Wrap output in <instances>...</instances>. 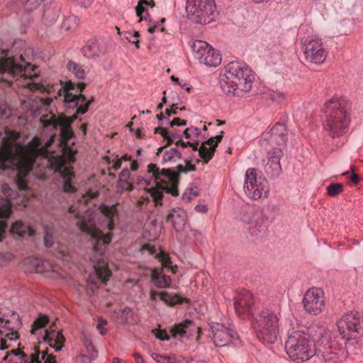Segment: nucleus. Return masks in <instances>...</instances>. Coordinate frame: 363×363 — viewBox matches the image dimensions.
Masks as SVG:
<instances>
[{"mask_svg": "<svg viewBox=\"0 0 363 363\" xmlns=\"http://www.w3.org/2000/svg\"><path fill=\"white\" fill-rule=\"evenodd\" d=\"M77 118L74 114L71 117L64 115L56 116L52 111L43 114L40 122L43 125V132L48 135V138L35 137L27 144L28 155H38L42 160L43 167H50L55 173H59L62 179L63 191L67 193H73L76 191L74 186L75 174L72 167L67 165L66 160L61 156L55 155L53 152L48 150L53 143L57 134V127L60 129V140L66 143L70 139L73 133L69 129L70 124Z\"/></svg>", "mask_w": 363, "mask_h": 363, "instance_id": "f257e3e1", "label": "nucleus"}, {"mask_svg": "<svg viewBox=\"0 0 363 363\" xmlns=\"http://www.w3.org/2000/svg\"><path fill=\"white\" fill-rule=\"evenodd\" d=\"M19 139V133L5 129L0 145V169L14 172L18 178V188L25 190L26 184L23 179L35 166L44 169H52L43 167L38 155H28L27 145L23 144Z\"/></svg>", "mask_w": 363, "mask_h": 363, "instance_id": "f03ea898", "label": "nucleus"}, {"mask_svg": "<svg viewBox=\"0 0 363 363\" xmlns=\"http://www.w3.org/2000/svg\"><path fill=\"white\" fill-rule=\"evenodd\" d=\"M69 213L74 214L79 228L96 240L93 247L94 255L91 257L94 273L89 275V282L94 285L98 284L99 281L106 284L111 272L105 261L104 252L106 245L111 241V234H104L96 227L95 218L91 211H85L84 213L81 215L78 207L72 205L69 208Z\"/></svg>", "mask_w": 363, "mask_h": 363, "instance_id": "7ed1b4c3", "label": "nucleus"}, {"mask_svg": "<svg viewBox=\"0 0 363 363\" xmlns=\"http://www.w3.org/2000/svg\"><path fill=\"white\" fill-rule=\"evenodd\" d=\"M0 73L6 74L7 77L3 79L9 84H11L14 79L17 85L29 91L39 90L42 93L47 91L43 84L34 81V78L37 77L35 68L31 67L30 65L24 60L22 55L15 57H7V54H5V56L0 59Z\"/></svg>", "mask_w": 363, "mask_h": 363, "instance_id": "20e7f679", "label": "nucleus"}, {"mask_svg": "<svg viewBox=\"0 0 363 363\" xmlns=\"http://www.w3.org/2000/svg\"><path fill=\"white\" fill-rule=\"evenodd\" d=\"M350 104L345 98L333 97L324 105L325 116L323 126L333 139L346 134L350 123Z\"/></svg>", "mask_w": 363, "mask_h": 363, "instance_id": "39448f33", "label": "nucleus"}, {"mask_svg": "<svg viewBox=\"0 0 363 363\" xmlns=\"http://www.w3.org/2000/svg\"><path fill=\"white\" fill-rule=\"evenodd\" d=\"M254 75L247 65L233 61L222 69L219 84L223 93L240 96L251 90Z\"/></svg>", "mask_w": 363, "mask_h": 363, "instance_id": "423d86ee", "label": "nucleus"}, {"mask_svg": "<svg viewBox=\"0 0 363 363\" xmlns=\"http://www.w3.org/2000/svg\"><path fill=\"white\" fill-rule=\"evenodd\" d=\"M186 167L179 164L177 167L178 171L176 172L172 169H160L155 164L148 165L147 173L150 174L151 178L154 179L155 184V187L148 189L153 199L157 203L162 199V194L166 192L174 196L179 194L177 185L179 182V174L181 172H193L196 170L194 164L186 162Z\"/></svg>", "mask_w": 363, "mask_h": 363, "instance_id": "0eeeda50", "label": "nucleus"}, {"mask_svg": "<svg viewBox=\"0 0 363 363\" xmlns=\"http://www.w3.org/2000/svg\"><path fill=\"white\" fill-rule=\"evenodd\" d=\"M280 314L264 308L252 315V328L257 339L264 344H274L279 335Z\"/></svg>", "mask_w": 363, "mask_h": 363, "instance_id": "6e6552de", "label": "nucleus"}, {"mask_svg": "<svg viewBox=\"0 0 363 363\" xmlns=\"http://www.w3.org/2000/svg\"><path fill=\"white\" fill-rule=\"evenodd\" d=\"M285 350L289 358L297 362L307 361L315 354L313 340L302 331H294L289 335Z\"/></svg>", "mask_w": 363, "mask_h": 363, "instance_id": "1a4fd4ad", "label": "nucleus"}, {"mask_svg": "<svg viewBox=\"0 0 363 363\" xmlns=\"http://www.w3.org/2000/svg\"><path fill=\"white\" fill-rule=\"evenodd\" d=\"M272 220L267 211L262 208L243 210L240 214V220L244 228L247 230L252 240H257L267 236Z\"/></svg>", "mask_w": 363, "mask_h": 363, "instance_id": "9d476101", "label": "nucleus"}, {"mask_svg": "<svg viewBox=\"0 0 363 363\" xmlns=\"http://www.w3.org/2000/svg\"><path fill=\"white\" fill-rule=\"evenodd\" d=\"M86 84L83 82H67L58 90L56 99L62 101L67 108H77V113L84 114L88 111L91 103L86 100L84 95L81 94Z\"/></svg>", "mask_w": 363, "mask_h": 363, "instance_id": "9b49d317", "label": "nucleus"}, {"mask_svg": "<svg viewBox=\"0 0 363 363\" xmlns=\"http://www.w3.org/2000/svg\"><path fill=\"white\" fill-rule=\"evenodd\" d=\"M216 10L214 0H187L186 11L189 19L194 23H213Z\"/></svg>", "mask_w": 363, "mask_h": 363, "instance_id": "f8f14e48", "label": "nucleus"}, {"mask_svg": "<svg viewBox=\"0 0 363 363\" xmlns=\"http://www.w3.org/2000/svg\"><path fill=\"white\" fill-rule=\"evenodd\" d=\"M243 189L249 198L257 200L267 196L269 192L268 182L263 177L257 176L256 169L249 168L245 172Z\"/></svg>", "mask_w": 363, "mask_h": 363, "instance_id": "ddd939ff", "label": "nucleus"}, {"mask_svg": "<svg viewBox=\"0 0 363 363\" xmlns=\"http://www.w3.org/2000/svg\"><path fill=\"white\" fill-rule=\"evenodd\" d=\"M302 50L306 60L314 64H322L327 57L322 39L316 35L302 38Z\"/></svg>", "mask_w": 363, "mask_h": 363, "instance_id": "4468645a", "label": "nucleus"}, {"mask_svg": "<svg viewBox=\"0 0 363 363\" xmlns=\"http://www.w3.org/2000/svg\"><path fill=\"white\" fill-rule=\"evenodd\" d=\"M191 49L194 56L200 63L208 67H216L221 62V54L207 42L202 40L195 41Z\"/></svg>", "mask_w": 363, "mask_h": 363, "instance_id": "2eb2a0df", "label": "nucleus"}, {"mask_svg": "<svg viewBox=\"0 0 363 363\" xmlns=\"http://www.w3.org/2000/svg\"><path fill=\"white\" fill-rule=\"evenodd\" d=\"M337 325L344 339L354 338L362 327L360 315L357 311H350L344 315L337 321Z\"/></svg>", "mask_w": 363, "mask_h": 363, "instance_id": "dca6fc26", "label": "nucleus"}, {"mask_svg": "<svg viewBox=\"0 0 363 363\" xmlns=\"http://www.w3.org/2000/svg\"><path fill=\"white\" fill-rule=\"evenodd\" d=\"M211 339L216 347H225L235 344L238 337L237 333L229 326L223 323H213L211 325Z\"/></svg>", "mask_w": 363, "mask_h": 363, "instance_id": "f3484780", "label": "nucleus"}, {"mask_svg": "<svg viewBox=\"0 0 363 363\" xmlns=\"http://www.w3.org/2000/svg\"><path fill=\"white\" fill-rule=\"evenodd\" d=\"M303 304L307 313L319 314L325 308L323 291L319 288L309 289L303 296Z\"/></svg>", "mask_w": 363, "mask_h": 363, "instance_id": "a211bd4d", "label": "nucleus"}, {"mask_svg": "<svg viewBox=\"0 0 363 363\" xmlns=\"http://www.w3.org/2000/svg\"><path fill=\"white\" fill-rule=\"evenodd\" d=\"M108 52L107 43L102 38H92L81 48V53L87 59L97 60Z\"/></svg>", "mask_w": 363, "mask_h": 363, "instance_id": "6ab92c4d", "label": "nucleus"}, {"mask_svg": "<svg viewBox=\"0 0 363 363\" xmlns=\"http://www.w3.org/2000/svg\"><path fill=\"white\" fill-rule=\"evenodd\" d=\"M283 156L281 147H273L267 152V162L264 169L266 174L271 179L277 178L281 172L280 159Z\"/></svg>", "mask_w": 363, "mask_h": 363, "instance_id": "aec40b11", "label": "nucleus"}, {"mask_svg": "<svg viewBox=\"0 0 363 363\" xmlns=\"http://www.w3.org/2000/svg\"><path fill=\"white\" fill-rule=\"evenodd\" d=\"M254 303L252 294L246 290L238 294L234 299V308L236 313L244 318L252 314Z\"/></svg>", "mask_w": 363, "mask_h": 363, "instance_id": "412c9836", "label": "nucleus"}, {"mask_svg": "<svg viewBox=\"0 0 363 363\" xmlns=\"http://www.w3.org/2000/svg\"><path fill=\"white\" fill-rule=\"evenodd\" d=\"M344 350L342 344L336 340H331L327 342L323 348L315 350V353L325 361H336L344 353Z\"/></svg>", "mask_w": 363, "mask_h": 363, "instance_id": "4be33fe9", "label": "nucleus"}, {"mask_svg": "<svg viewBox=\"0 0 363 363\" xmlns=\"http://www.w3.org/2000/svg\"><path fill=\"white\" fill-rule=\"evenodd\" d=\"M171 333L174 337H190L197 335L198 340L201 329L191 320L186 319L180 323L175 324L171 329Z\"/></svg>", "mask_w": 363, "mask_h": 363, "instance_id": "5701e85b", "label": "nucleus"}, {"mask_svg": "<svg viewBox=\"0 0 363 363\" xmlns=\"http://www.w3.org/2000/svg\"><path fill=\"white\" fill-rule=\"evenodd\" d=\"M23 106L35 114L40 115L43 111H47L52 99H44L39 96L32 94L24 99H21Z\"/></svg>", "mask_w": 363, "mask_h": 363, "instance_id": "b1692460", "label": "nucleus"}, {"mask_svg": "<svg viewBox=\"0 0 363 363\" xmlns=\"http://www.w3.org/2000/svg\"><path fill=\"white\" fill-rule=\"evenodd\" d=\"M265 139H269V143L272 145L275 143L278 147L284 148L288 140V133L286 126L282 123H277L270 130L265 134Z\"/></svg>", "mask_w": 363, "mask_h": 363, "instance_id": "393cba45", "label": "nucleus"}, {"mask_svg": "<svg viewBox=\"0 0 363 363\" xmlns=\"http://www.w3.org/2000/svg\"><path fill=\"white\" fill-rule=\"evenodd\" d=\"M155 133H160L162 137L167 141V144L175 143L177 146L181 145L183 147L190 146L194 150H198L199 143H193L191 141L186 143L182 140L183 136L178 134L175 130L169 131L167 128L157 127L155 129Z\"/></svg>", "mask_w": 363, "mask_h": 363, "instance_id": "a878e982", "label": "nucleus"}, {"mask_svg": "<svg viewBox=\"0 0 363 363\" xmlns=\"http://www.w3.org/2000/svg\"><path fill=\"white\" fill-rule=\"evenodd\" d=\"M223 132L220 135L210 138L206 143H202L199 148V156L207 163L213 156L216 147L223 138Z\"/></svg>", "mask_w": 363, "mask_h": 363, "instance_id": "bb28decb", "label": "nucleus"}, {"mask_svg": "<svg viewBox=\"0 0 363 363\" xmlns=\"http://www.w3.org/2000/svg\"><path fill=\"white\" fill-rule=\"evenodd\" d=\"M44 332L45 334L43 337L44 342L48 343L55 352H60L65 342V338L62 331L45 330Z\"/></svg>", "mask_w": 363, "mask_h": 363, "instance_id": "cd10ccee", "label": "nucleus"}, {"mask_svg": "<svg viewBox=\"0 0 363 363\" xmlns=\"http://www.w3.org/2000/svg\"><path fill=\"white\" fill-rule=\"evenodd\" d=\"M167 220L172 223L177 231H181L186 225V213L182 208H173L172 213L167 215Z\"/></svg>", "mask_w": 363, "mask_h": 363, "instance_id": "c85d7f7f", "label": "nucleus"}, {"mask_svg": "<svg viewBox=\"0 0 363 363\" xmlns=\"http://www.w3.org/2000/svg\"><path fill=\"white\" fill-rule=\"evenodd\" d=\"M150 298L151 300L156 301L158 298L163 301L165 303L169 306H174L176 304L182 303L186 298H181L177 295H172L164 291H156L155 290L150 291Z\"/></svg>", "mask_w": 363, "mask_h": 363, "instance_id": "c756f323", "label": "nucleus"}, {"mask_svg": "<svg viewBox=\"0 0 363 363\" xmlns=\"http://www.w3.org/2000/svg\"><path fill=\"white\" fill-rule=\"evenodd\" d=\"M11 202L9 199L0 198V241L4 238L7 225L4 219L10 214Z\"/></svg>", "mask_w": 363, "mask_h": 363, "instance_id": "7c9ffc66", "label": "nucleus"}, {"mask_svg": "<svg viewBox=\"0 0 363 363\" xmlns=\"http://www.w3.org/2000/svg\"><path fill=\"white\" fill-rule=\"evenodd\" d=\"M11 230L21 237H30L35 234V231L31 227L25 225L21 220L16 221L12 225Z\"/></svg>", "mask_w": 363, "mask_h": 363, "instance_id": "2f4dec72", "label": "nucleus"}, {"mask_svg": "<svg viewBox=\"0 0 363 363\" xmlns=\"http://www.w3.org/2000/svg\"><path fill=\"white\" fill-rule=\"evenodd\" d=\"M102 213L108 219V228L109 230L113 229L114 223L113 218L117 215V211L114 205L104 206L101 209Z\"/></svg>", "mask_w": 363, "mask_h": 363, "instance_id": "473e14b6", "label": "nucleus"}, {"mask_svg": "<svg viewBox=\"0 0 363 363\" xmlns=\"http://www.w3.org/2000/svg\"><path fill=\"white\" fill-rule=\"evenodd\" d=\"M67 67L68 71L74 75L77 79H82L85 77V71L82 66L75 62L69 60L67 62Z\"/></svg>", "mask_w": 363, "mask_h": 363, "instance_id": "72a5a7b5", "label": "nucleus"}, {"mask_svg": "<svg viewBox=\"0 0 363 363\" xmlns=\"http://www.w3.org/2000/svg\"><path fill=\"white\" fill-rule=\"evenodd\" d=\"M115 28L118 30L119 35H121V40H126L129 43L134 44L137 49L140 48V41L138 39L140 33L138 31H134L133 33H132L131 32H125L124 33H121L119 32V28L118 27L116 26Z\"/></svg>", "mask_w": 363, "mask_h": 363, "instance_id": "f704fd0d", "label": "nucleus"}, {"mask_svg": "<svg viewBox=\"0 0 363 363\" xmlns=\"http://www.w3.org/2000/svg\"><path fill=\"white\" fill-rule=\"evenodd\" d=\"M182 158V153L177 150V147H172L168 150L164 151L162 157L163 162L176 161L177 159Z\"/></svg>", "mask_w": 363, "mask_h": 363, "instance_id": "c9c22d12", "label": "nucleus"}, {"mask_svg": "<svg viewBox=\"0 0 363 363\" xmlns=\"http://www.w3.org/2000/svg\"><path fill=\"white\" fill-rule=\"evenodd\" d=\"M155 285L157 288L164 289L168 288L171 284V279L167 275H157L154 277Z\"/></svg>", "mask_w": 363, "mask_h": 363, "instance_id": "e433bc0d", "label": "nucleus"}, {"mask_svg": "<svg viewBox=\"0 0 363 363\" xmlns=\"http://www.w3.org/2000/svg\"><path fill=\"white\" fill-rule=\"evenodd\" d=\"M55 233L54 228L50 226L44 227V245L46 247H51L54 243L53 235Z\"/></svg>", "mask_w": 363, "mask_h": 363, "instance_id": "4c0bfd02", "label": "nucleus"}, {"mask_svg": "<svg viewBox=\"0 0 363 363\" xmlns=\"http://www.w3.org/2000/svg\"><path fill=\"white\" fill-rule=\"evenodd\" d=\"M48 317L43 315H40L33 323L31 332L33 334H35V331L40 328H42L46 325L48 323Z\"/></svg>", "mask_w": 363, "mask_h": 363, "instance_id": "58836bf2", "label": "nucleus"}, {"mask_svg": "<svg viewBox=\"0 0 363 363\" xmlns=\"http://www.w3.org/2000/svg\"><path fill=\"white\" fill-rule=\"evenodd\" d=\"M121 318L125 323H134L136 321V317L131 308L126 307L121 312Z\"/></svg>", "mask_w": 363, "mask_h": 363, "instance_id": "ea45409f", "label": "nucleus"}, {"mask_svg": "<svg viewBox=\"0 0 363 363\" xmlns=\"http://www.w3.org/2000/svg\"><path fill=\"white\" fill-rule=\"evenodd\" d=\"M343 185L340 183H333L328 186L327 194L330 196H335L343 191Z\"/></svg>", "mask_w": 363, "mask_h": 363, "instance_id": "a19ab883", "label": "nucleus"}, {"mask_svg": "<svg viewBox=\"0 0 363 363\" xmlns=\"http://www.w3.org/2000/svg\"><path fill=\"white\" fill-rule=\"evenodd\" d=\"M200 130L198 128L195 127H191L186 128L184 131V135L186 138L191 139V140L194 141V143H199V140L196 141V138H197L200 134Z\"/></svg>", "mask_w": 363, "mask_h": 363, "instance_id": "79ce46f5", "label": "nucleus"}, {"mask_svg": "<svg viewBox=\"0 0 363 363\" xmlns=\"http://www.w3.org/2000/svg\"><path fill=\"white\" fill-rule=\"evenodd\" d=\"M97 357V351L93 350L88 355L81 354L76 357V363H91Z\"/></svg>", "mask_w": 363, "mask_h": 363, "instance_id": "37998d69", "label": "nucleus"}, {"mask_svg": "<svg viewBox=\"0 0 363 363\" xmlns=\"http://www.w3.org/2000/svg\"><path fill=\"white\" fill-rule=\"evenodd\" d=\"M269 99L276 103H281L286 99V95L283 92L272 91L268 94Z\"/></svg>", "mask_w": 363, "mask_h": 363, "instance_id": "c03bdc74", "label": "nucleus"}, {"mask_svg": "<svg viewBox=\"0 0 363 363\" xmlns=\"http://www.w3.org/2000/svg\"><path fill=\"white\" fill-rule=\"evenodd\" d=\"M189 192L186 191L182 195V200L184 202H189L192 199L191 196L195 197L198 195V190L197 187L196 186L194 188L189 189Z\"/></svg>", "mask_w": 363, "mask_h": 363, "instance_id": "a18cd8bd", "label": "nucleus"}, {"mask_svg": "<svg viewBox=\"0 0 363 363\" xmlns=\"http://www.w3.org/2000/svg\"><path fill=\"white\" fill-rule=\"evenodd\" d=\"M11 115V110L5 103H0V118H8Z\"/></svg>", "mask_w": 363, "mask_h": 363, "instance_id": "49530a36", "label": "nucleus"}, {"mask_svg": "<svg viewBox=\"0 0 363 363\" xmlns=\"http://www.w3.org/2000/svg\"><path fill=\"white\" fill-rule=\"evenodd\" d=\"M161 261L162 262V266L164 267L169 268L172 269V271L173 272H174V266L172 265V262L168 255L162 253L161 255Z\"/></svg>", "mask_w": 363, "mask_h": 363, "instance_id": "de8ad7c7", "label": "nucleus"}, {"mask_svg": "<svg viewBox=\"0 0 363 363\" xmlns=\"http://www.w3.org/2000/svg\"><path fill=\"white\" fill-rule=\"evenodd\" d=\"M151 357L158 363H165L170 360V357L165 354H160L156 352L151 353Z\"/></svg>", "mask_w": 363, "mask_h": 363, "instance_id": "09e8293b", "label": "nucleus"}, {"mask_svg": "<svg viewBox=\"0 0 363 363\" xmlns=\"http://www.w3.org/2000/svg\"><path fill=\"white\" fill-rule=\"evenodd\" d=\"M1 191L2 193L5 196H6L8 199H12L15 197L16 193L13 191L9 185L8 184H4L1 186Z\"/></svg>", "mask_w": 363, "mask_h": 363, "instance_id": "8fccbe9b", "label": "nucleus"}, {"mask_svg": "<svg viewBox=\"0 0 363 363\" xmlns=\"http://www.w3.org/2000/svg\"><path fill=\"white\" fill-rule=\"evenodd\" d=\"M143 4L147 5L149 2L147 0H140L136 6V13L137 16L140 17L139 23L143 20L142 14L145 11Z\"/></svg>", "mask_w": 363, "mask_h": 363, "instance_id": "3c124183", "label": "nucleus"}, {"mask_svg": "<svg viewBox=\"0 0 363 363\" xmlns=\"http://www.w3.org/2000/svg\"><path fill=\"white\" fill-rule=\"evenodd\" d=\"M41 359L44 361V363H57L55 357L52 354H49L48 350L41 352Z\"/></svg>", "mask_w": 363, "mask_h": 363, "instance_id": "603ef678", "label": "nucleus"}, {"mask_svg": "<svg viewBox=\"0 0 363 363\" xmlns=\"http://www.w3.org/2000/svg\"><path fill=\"white\" fill-rule=\"evenodd\" d=\"M118 187L122 190L131 191L133 189V184L128 182V180H118Z\"/></svg>", "mask_w": 363, "mask_h": 363, "instance_id": "864d4df0", "label": "nucleus"}, {"mask_svg": "<svg viewBox=\"0 0 363 363\" xmlns=\"http://www.w3.org/2000/svg\"><path fill=\"white\" fill-rule=\"evenodd\" d=\"M167 124L169 127H173L174 125H186V121L179 118H174L172 121L167 122Z\"/></svg>", "mask_w": 363, "mask_h": 363, "instance_id": "5fc2aeb1", "label": "nucleus"}, {"mask_svg": "<svg viewBox=\"0 0 363 363\" xmlns=\"http://www.w3.org/2000/svg\"><path fill=\"white\" fill-rule=\"evenodd\" d=\"M98 195H99L98 191L89 190V191L86 192V194L85 195L83 196V197H82L83 201L87 202V201L89 199L96 198L98 196Z\"/></svg>", "mask_w": 363, "mask_h": 363, "instance_id": "6e6d98bb", "label": "nucleus"}, {"mask_svg": "<svg viewBox=\"0 0 363 363\" xmlns=\"http://www.w3.org/2000/svg\"><path fill=\"white\" fill-rule=\"evenodd\" d=\"M148 31L150 33H155V32H163L164 31V28L163 27V24H154L153 26L150 27L148 28Z\"/></svg>", "mask_w": 363, "mask_h": 363, "instance_id": "4d7b16f0", "label": "nucleus"}, {"mask_svg": "<svg viewBox=\"0 0 363 363\" xmlns=\"http://www.w3.org/2000/svg\"><path fill=\"white\" fill-rule=\"evenodd\" d=\"M130 171L128 170V169L124 168L120 173L118 180H123V181L128 180L130 178Z\"/></svg>", "mask_w": 363, "mask_h": 363, "instance_id": "13d9d810", "label": "nucleus"}, {"mask_svg": "<svg viewBox=\"0 0 363 363\" xmlns=\"http://www.w3.org/2000/svg\"><path fill=\"white\" fill-rule=\"evenodd\" d=\"M136 183H137L138 185H139L140 186H146L150 185L151 181L150 179H145V178L141 177H138L137 178Z\"/></svg>", "mask_w": 363, "mask_h": 363, "instance_id": "bf43d9fd", "label": "nucleus"}, {"mask_svg": "<svg viewBox=\"0 0 363 363\" xmlns=\"http://www.w3.org/2000/svg\"><path fill=\"white\" fill-rule=\"evenodd\" d=\"M121 167V160H118L116 162H114L113 164L112 165V167H111L109 168V175L110 176H112V177H115V174H113L111 171V170H114V171H116L118 170L120 167Z\"/></svg>", "mask_w": 363, "mask_h": 363, "instance_id": "052dcab7", "label": "nucleus"}, {"mask_svg": "<svg viewBox=\"0 0 363 363\" xmlns=\"http://www.w3.org/2000/svg\"><path fill=\"white\" fill-rule=\"evenodd\" d=\"M155 336L157 338L161 340H168L169 339V336L167 334L165 331L163 330H159L155 334Z\"/></svg>", "mask_w": 363, "mask_h": 363, "instance_id": "680f3d73", "label": "nucleus"}, {"mask_svg": "<svg viewBox=\"0 0 363 363\" xmlns=\"http://www.w3.org/2000/svg\"><path fill=\"white\" fill-rule=\"evenodd\" d=\"M195 209L200 213H205L208 211V207L206 205L198 204L195 206Z\"/></svg>", "mask_w": 363, "mask_h": 363, "instance_id": "e2e57ef3", "label": "nucleus"}, {"mask_svg": "<svg viewBox=\"0 0 363 363\" xmlns=\"http://www.w3.org/2000/svg\"><path fill=\"white\" fill-rule=\"evenodd\" d=\"M171 109H172V114L173 115H177L178 114V110L179 109L180 111L182 110H184L185 109V107H182V108H179L178 106V104H173L171 106Z\"/></svg>", "mask_w": 363, "mask_h": 363, "instance_id": "0e129e2a", "label": "nucleus"}, {"mask_svg": "<svg viewBox=\"0 0 363 363\" xmlns=\"http://www.w3.org/2000/svg\"><path fill=\"white\" fill-rule=\"evenodd\" d=\"M133 357L137 363H145L144 359L140 354H139L138 352H135L133 354Z\"/></svg>", "mask_w": 363, "mask_h": 363, "instance_id": "69168bd1", "label": "nucleus"}, {"mask_svg": "<svg viewBox=\"0 0 363 363\" xmlns=\"http://www.w3.org/2000/svg\"><path fill=\"white\" fill-rule=\"evenodd\" d=\"M156 118L158 119V121L160 123V125H161L160 127H162L163 125H167L165 123V122L163 121V119L166 118V116H164L162 112L157 114Z\"/></svg>", "mask_w": 363, "mask_h": 363, "instance_id": "338daca9", "label": "nucleus"}, {"mask_svg": "<svg viewBox=\"0 0 363 363\" xmlns=\"http://www.w3.org/2000/svg\"><path fill=\"white\" fill-rule=\"evenodd\" d=\"M359 176L355 174V173H353L351 177H350V181L352 184H357L358 182H359Z\"/></svg>", "mask_w": 363, "mask_h": 363, "instance_id": "774afa93", "label": "nucleus"}]
</instances>
